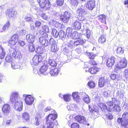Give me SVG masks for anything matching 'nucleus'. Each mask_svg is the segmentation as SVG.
Segmentation results:
<instances>
[{
  "label": "nucleus",
  "instance_id": "f257e3e1",
  "mask_svg": "<svg viewBox=\"0 0 128 128\" xmlns=\"http://www.w3.org/2000/svg\"><path fill=\"white\" fill-rule=\"evenodd\" d=\"M22 100L18 92H12L10 96V100L14 104V109L20 112L22 110Z\"/></svg>",
  "mask_w": 128,
  "mask_h": 128
},
{
  "label": "nucleus",
  "instance_id": "f03ea898",
  "mask_svg": "<svg viewBox=\"0 0 128 128\" xmlns=\"http://www.w3.org/2000/svg\"><path fill=\"white\" fill-rule=\"evenodd\" d=\"M52 112V113L50 114L46 118V123L47 124L46 128H53L54 125H56V127L58 125L56 121L55 122V124H54V122L57 118L58 115L56 114H55L56 112L55 111L53 110Z\"/></svg>",
  "mask_w": 128,
  "mask_h": 128
},
{
  "label": "nucleus",
  "instance_id": "7ed1b4c3",
  "mask_svg": "<svg viewBox=\"0 0 128 128\" xmlns=\"http://www.w3.org/2000/svg\"><path fill=\"white\" fill-rule=\"evenodd\" d=\"M127 63L126 60L125 59L122 58L120 59L119 62L115 66L114 72H117L118 69L126 68L127 66Z\"/></svg>",
  "mask_w": 128,
  "mask_h": 128
},
{
  "label": "nucleus",
  "instance_id": "20e7f679",
  "mask_svg": "<svg viewBox=\"0 0 128 128\" xmlns=\"http://www.w3.org/2000/svg\"><path fill=\"white\" fill-rule=\"evenodd\" d=\"M38 2L39 3L40 7L42 8H45L49 9L51 4L49 0H38Z\"/></svg>",
  "mask_w": 128,
  "mask_h": 128
},
{
  "label": "nucleus",
  "instance_id": "39448f33",
  "mask_svg": "<svg viewBox=\"0 0 128 128\" xmlns=\"http://www.w3.org/2000/svg\"><path fill=\"white\" fill-rule=\"evenodd\" d=\"M86 13L85 10L81 7L78 8L76 12V14L79 16V19L82 21L84 20V16L86 14Z\"/></svg>",
  "mask_w": 128,
  "mask_h": 128
},
{
  "label": "nucleus",
  "instance_id": "423d86ee",
  "mask_svg": "<svg viewBox=\"0 0 128 128\" xmlns=\"http://www.w3.org/2000/svg\"><path fill=\"white\" fill-rule=\"evenodd\" d=\"M23 98H25V102L27 105H31L34 101V98L31 95L24 94L23 96Z\"/></svg>",
  "mask_w": 128,
  "mask_h": 128
},
{
  "label": "nucleus",
  "instance_id": "0eeeda50",
  "mask_svg": "<svg viewBox=\"0 0 128 128\" xmlns=\"http://www.w3.org/2000/svg\"><path fill=\"white\" fill-rule=\"evenodd\" d=\"M74 118L80 123L84 124L88 126L90 125L87 122L86 118L83 116L77 115L75 116Z\"/></svg>",
  "mask_w": 128,
  "mask_h": 128
},
{
  "label": "nucleus",
  "instance_id": "6e6552de",
  "mask_svg": "<svg viewBox=\"0 0 128 128\" xmlns=\"http://www.w3.org/2000/svg\"><path fill=\"white\" fill-rule=\"evenodd\" d=\"M48 36H42L40 37L39 38V42L41 45L43 47H46L50 44L47 39Z\"/></svg>",
  "mask_w": 128,
  "mask_h": 128
},
{
  "label": "nucleus",
  "instance_id": "1a4fd4ad",
  "mask_svg": "<svg viewBox=\"0 0 128 128\" xmlns=\"http://www.w3.org/2000/svg\"><path fill=\"white\" fill-rule=\"evenodd\" d=\"M71 14L70 12H65L64 14L60 16V20L64 23H66L68 21L69 19L70 18Z\"/></svg>",
  "mask_w": 128,
  "mask_h": 128
},
{
  "label": "nucleus",
  "instance_id": "9d476101",
  "mask_svg": "<svg viewBox=\"0 0 128 128\" xmlns=\"http://www.w3.org/2000/svg\"><path fill=\"white\" fill-rule=\"evenodd\" d=\"M116 58L113 56L109 57L106 61V66L109 67H111L114 65L115 62Z\"/></svg>",
  "mask_w": 128,
  "mask_h": 128
},
{
  "label": "nucleus",
  "instance_id": "9b49d317",
  "mask_svg": "<svg viewBox=\"0 0 128 128\" xmlns=\"http://www.w3.org/2000/svg\"><path fill=\"white\" fill-rule=\"evenodd\" d=\"M95 1L94 0H89L86 4V7L88 9L92 10L95 7Z\"/></svg>",
  "mask_w": 128,
  "mask_h": 128
},
{
  "label": "nucleus",
  "instance_id": "f8f14e48",
  "mask_svg": "<svg viewBox=\"0 0 128 128\" xmlns=\"http://www.w3.org/2000/svg\"><path fill=\"white\" fill-rule=\"evenodd\" d=\"M42 59V55L35 56L32 58L33 63L35 66H36Z\"/></svg>",
  "mask_w": 128,
  "mask_h": 128
},
{
  "label": "nucleus",
  "instance_id": "ddd939ff",
  "mask_svg": "<svg viewBox=\"0 0 128 128\" xmlns=\"http://www.w3.org/2000/svg\"><path fill=\"white\" fill-rule=\"evenodd\" d=\"M10 107L8 104H5L2 108V110L4 115H7L10 112Z\"/></svg>",
  "mask_w": 128,
  "mask_h": 128
},
{
  "label": "nucleus",
  "instance_id": "4468645a",
  "mask_svg": "<svg viewBox=\"0 0 128 128\" xmlns=\"http://www.w3.org/2000/svg\"><path fill=\"white\" fill-rule=\"evenodd\" d=\"M6 13V15L10 18H14L16 16L17 12L16 11L7 10Z\"/></svg>",
  "mask_w": 128,
  "mask_h": 128
},
{
  "label": "nucleus",
  "instance_id": "2eb2a0df",
  "mask_svg": "<svg viewBox=\"0 0 128 128\" xmlns=\"http://www.w3.org/2000/svg\"><path fill=\"white\" fill-rule=\"evenodd\" d=\"M35 35L34 34H28L26 36V40L28 42L32 44L35 40Z\"/></svg>",
  "mask_w": 128,
  "mask_h": 128
},
{
  "label": "nucleus",
  "instance_id": "dca6fc26",
  "mask_svg": "<svg viewBox=\"0 0 128 128\" xmlns=\"http://www.w3.org/2000/svg\"><path fill=\"white\" fill-rule=\"evenodd\" d=\"M73 26L76 30H79L80 29L83 30L84 28V25L82 26L81 23L78 21H76L73 24Z\"/></svg>",
  "mask_w": 128,
  "mask_h": 128
},
{
  "label": "nucleus",
  "instance_id": "f3484780",
  "mask_svg": "<svg viewBox=\"0 0 128 128\" xmlns=\"http://www.w3.org/2000/svg\"><path fill=\"white\" fill-rule=\"evenodd\" d=\"M12 54V56L15 58L20 59L22 57V55L21 52L19 51H16L14 50L11 53V54Z\"/></svg>",
  "mask_w": 128,
  "mask_h": 128
},
{
  "label": "nucleus",
  "instance_id": "a211bd4d",
  "mask_svg": "<svg viewBox=\"0 0 128 128\" xmlns=\"http://www.w3.org/2000/svg\"><path fill=\"white\" fill-rule=\"evenodd\" d=\"M117 122L120 123L121 126H126L128 125V120L123 119L121 118H118L117 120Z\"/></svg>",
  "mask_w": 128,
  "mask_h": 128
},
{
  "label": "nucleus",
  "instance_id": "6ab92c4d",
  "mask_svg": "<svg viewBox=\"0 0 128 128\" xmlns=\"http://www.w3.org/2000/svg\"><path fill=\"white\" fill-rule=\"evenodd\" d=\"M50 50L54 52H56L58 50L57 47V44L55 41H53L50 46Z\"/></svg>",
  "mask_w": 128,
  "mask_h": 128
},
{
  "label": "nucleus",
  "instance_id": "aec40b11",
  "mask_svg": "<svg viewBox=\"0 0 128 128\" xmlns=\"http://www.w3.org/2000/svg\"><path fill=\"white\" fill-rule=\"evenodd\" d=\"M48 68V66L46 65H44L41 66L39 70L41 73L42 74L46 75L48 74L47 70Z\"/></svg>",
  "mask_w": 128,
  "mask_h": 128
},
{
  "label": "nucleus",
  "instance_id": "412c9836",
  "mask_svg": "<svg viewBox=\"0 0 128 128\" xmlns=\"http://www.w3.org/2000/svg\"><path fill=\"white\" fill-rule=\"evenodd\" d=\"M100 68L97 67H92L88 70V72L92 74H96L100 70Z\"/></svg>",
  "mask_w": 128,
  "mask_h": 128
},
{
  "label": "nucleus",
  "instance_id": "4be33fe9",
  "mask_svg": "<svg viewBox=\"0 0 128 128\" xmlns=\"http://www.w3.org/2000/svg\"><path fill=\"white\" fill-rule=\"evenodd\" d=\"M60 70V68H56L51 70L50 72V74L51 76H56L58 74Z\"/></svg>",
  "mask_w": 128,
  "mask_h": 128
},
{
  "label": "nucleus",
  "instance_id": "5701e85b",
  "mask_svg": "<svg viewBox=\"0 0 128 128\" xmlns=\"http://www.w3.org/2000/svg\"><path fill=\"white\" fill-rule=\"evenodd\" d=\"M68 2L72 5L73 9H75L77 7L78 2L77 0H68Z\"/></svg>",
  "mask_w": 128,
  "mask_h": 128
},
{
  "label": "nucleus",
  "instance_id": "b1692460",
  "mask_svg": "<svg viewBox=\"0 0 128 128\" xmlns=\"http://www.w3.org/2000/svg\"><path fill=\"white\" fill-rule=\"evenodd\" d=\"M114 105V106L113 107V109L109 108L108 110V111L110 112H111L112 110L115 112H120V110L119 105L116 103Z\"/></svg>",
  "mask_w": 128,
  "mask_h": 128
},
{
  "label": "nucleus",
  "instance_id": "393cba45",
  "mask_svg": "<svg viewBox=\"0 0 128 128\" xmlns=\"http://www.w3.org/2000/svg\"><path fill=\"white\" fill-rule=\"evenodd\" d=\"M106 82V79L104 77L100 78L99 80L98 85L100 87H102L104 85Z\"/></svg>",
  "mask_w": 128,
  "mask_h": 128
},
{
  "label": "nucleus",
  "instance_id": "a878e982",
  "mask_svg": "<svg viewBox=\"0 0 128 128\" xmlns=\"http://www.w3.org/2000/svg\"><path fill=\"white\" fill-rule=\"evenodd\" d=\"M80 36V33L77 32H74L70 37L72 38L76 39L79 38Z\"/></svg>",
  "mask_w": 128,
  "mask_h": 128
},
{
  "label": "nucleus",
  "instance_id": "bb28decb",
  "mask_svg": "<svg viewBox=\"0 0 128 128\" xmlns=\"http://www.w3.org/2000/svg\"><path fill=\"white\" fill-rule=\"evenodd\" d=\"M72 96L74 100L78 102L80 99L79 94L78 92H73Z\"/></svg>",
  "mask_w": 128,
  "mask_h": 128
},
{
  "label": "nucleus",
  "instance_id": "cd10ccee",
  "mask_svg": "<svg viewBox=\"0 0 128 128\" xmlns=\"http://www.w3.org/2000/svg\"><path fill=\"white\" fill-rule=\"evenodd\" d=\"M22 117L23 119L26 121L29 120L30 117L29 114L26 112H24L22 113Z\"/></svg>",
  "mask_w": 128,
  "mask_h": 128
},
{
  "label": "nucleus",
  "instance_id": "c85d7f7f",
  "mask_svg": "<svg viewBox=\"0 0 128 128\" xmlns=\"http://www.w3.org/2000/svg\"><path fill=\"white\" fill-rule=\"evenodd\" d=\"M98 106L100 108L102 111H105L107 109V106L104 103H99L98 104Z\"/></svg>",
  "mask_w": 128,
  "mask_h": 128
},
{
  "label": "nucleus",
  "instance_id": "c756f323",
  "mask_svg": "<svg viewBox=\"0 0 128 128\" xmlns=\"http://www.w3.org/2000/svg\"><path fill=\"white\" fill-rule=\"evenodd\" d=\"M106 36L104 35H101L98 39V42L100 44H103L106 42Z\"/></svg>",
  "mask_w": 128,
  "mask_h": 128
},
{
  "label": "nucleus",
  "instance_id": "7c9ffc66",
  "mask_svg": "<svg viewBox=\"0 0 128 128\" xmlns=\"http://www.w3.org/2000/svg\"><path fill=\"white\" fill-rule=\"evenodd\" d=\"M86 42V40H76L75 41H74V46H76L80 44L82 45L85 42Z\"/></svg>",
  "mask_w": 128,
  "mask_h": 128
},
{
  "label": "nucleus",
  "instance_id": "2f4dec72",
  "mask_svg": "<svg viewBox=\"0 0 128 128\" xmlns=\"http://www.w3.org/2000/svg\"><path fill=\"white\" fill-rule=\"evenodd\" d=\"M112 101H108L107 102V105L110 106H112L116 102H117V101L116 99L114 98H112Z\"/></svg>",
  "mask_w": 128,
  "mask_h": 128
},
{
  "label": "nucleus",
  "instance_id": "473e14b6",
  "mask_svg": "<svg viewBox=\"0 0 128 128\" xmlns=\"http://www.w3.org/2000/svg\"><path fill=\"white\" fill-rule=\"evenodd\" d=\"M11 66L12 68L13 69L20 68V67L19 63L16 62H12Z\"/></svg>",
  "mask_w": 128,
  "mask_h": 128
},
{
  "label": "nucleus",
  "instance_id": "72a5a7b5",
  "mask_svg": "<svg viewBox=\"0 0 128 128\" xmlns=\"http://www.w3.org/2000/svg\"><path fill=\"white\" fill-rule=\"evenodd\" d=\"M48 64L51 66L53 67H55L57 65V63L54 59H49L48 60Z\"/></svg>",
  "mask_w": 128,
  "mask_h": 128
},
{
  "label": "nucleus",
  "instance_id": "f704fd0d",
  "mask_svg": "<svg viewBox=\"0 0 128 128\" xmlns=\"http://www.w3.org/2000/svg\"><path fill=\"white\" fill-rule=\"evenodd\" d=\"M36 52L38 54H42L44 52L43 49L40 46H38L35 50Z\"/></svg>",
  "mask_w": 128,
  "mask_h": 128
},
{
  "label": "nucleus",
  "instance_id": "c9c22d12",
  "mask_svg": "<svg viewBox=\"0 0 128 128\" xmlns=\"http://www.w3.org/2000/svg\"><path fill=\"white\" fill-rule=\"evenodd\" d=\"M58 36L60 38H62L65 37L66 33L63 30H61L58 32Z\"/></svg>",
  "mask_w": 128,
  "mask_h": 128
},
{
  "label": "nucleus",
  "instance_id": "e433bc0d",
  "mask_svg": "<svg viewBox=\"0 0 128 128\" xmlns=\"http://www.w3.org/2000/svg\"><path fill=\"white\" fill-rule=\"evenodd\" d=\"M76 105L75 104H71L68 105L67 106V108L69 111L74 110L75 109Z\"/></svg>",
  "mask_w": 128,
  "mask_h": 128
},
{
  "label": "nucleus",
  "instance_id": "4c0bfd02",
  "mask_svg": "<svg viewBox=\"0 0 128 128\" xmlns=\"http://www.w3.org/2000/svg\"><path fill=\"white\" fill-rule=\"evenodd\" d=\"M117 96L120 98H122L124 96V91L122 90H118L116 92Z\"/></svg>",
  "mask_w": 128,
  "mask_h": 128
},
{
  "label": "nucleus",
  "instance_id": "58836bf2",
  "mask_svg": "<svg viewBox=\"0 0 128 128\" xmlns=\"http://www.w3.org/2000/svg\"><path fill=\"white\" fill-rule=\"evenodd\" d=\"M110 78L113 80H119V75L114 74H112L110 76Z\"/></svg>",
  "mask_w": 128,
  "mask_h": 128
},
{
  "label": "nucleus",
  "instance_id": "ea45409f",
  "mask_svg": "<svg viewBox=\"0 0 128 128\" xmlns=\"http://www.w3.org/2000/svg\"><path fill=\"white\" fill-rule=\"evenodd\" d=\"M58 32H57V30L55 28L52 29V33L54 37L56 38L58 36Z\"/></svg>",
  "mask_w": 128,
  "mask_h": 128
},
{
  "label": "nucleus",
  "instance_id": "a19ab883",
  "mask_svg": "<svg viewBox=\"0 0 128 128\" xmlns=\"http://www.w3.org/2000/svg\"><path fill=\"white\" fill-rule=\"evenodd\" d=\"M71 95L69 94H66L63 96V98L64 100L66 102H69L70 100Z\"/></svg>",
  "mask_w": 128,
  "mask_h": 128
},
{
  "label": "nucleus",
  "instance_id": "79ce46f5",
  "mask_svg": "<svg viewBox=\"0 0 128 128\" xmlns=\"http://www.w3.org/2000/svg\"><path fill=\"white\" fill-rule=\"evenodd\" d=\"M66 32L68 35L70 37L74 32L73 31V30L72 28H67Z\"/></svg>",
  "mask_w": 128,
  "mask_h": 128
},
{
  "label": "nucleus",
  "instance_id": "37998d69",
  "mask_svg": "<svg viewBox=\"0 0 128 128\" xmlns=\"http://www.w3.org/2000/svg\"><path fill=\"white\" fill-rule=\"evenodd\" d=\"M99 20H101L102 22H105V24L106 23V16L104 15H100L99 16Z\"/></svg>",
  "mask_w": 128,
  "mask_h": 128
},
{
  "label": "nucleus",
  "instance_id": "c03bdc74",
  "mask_svg": "<svg viewBox=\"0 0 128 128\" xmlns=\"http://www.w3.org/2000/svg\"><path fill=\"white\" fill-rule=\"evenodd\" d=\"M42 28V30L44 32L47 33L49 32V28L46 25L43 26Z\"/></svg>",
  "mask_w": 128,
  "mask_h": 128
},
{
  "label": "nucleus",
  "instance_id": "a18cd8bd",
  "mask_svg": "<svg viewBox=\"0 0 128 128\" xmlns=\"http://www.w3.org/2000/svg\"><path fill=\"white\" fill-rule=\"evenodd\" d=\"M86 54L90 59H94L95 56V54L92 52H86Z\"/></svg>",
  "mask_w": 128,
  "mask_h": 128
},
{
  "label": "nucleus",
  "instance_id": "49530a36",
  "mask_svg": "<svg viewBox=\"0 0 128 128\" xmlns=\"http://www.w3.org/2000/svg\"><path fill=\"white\" fill-rule=\"evenodd\" d=\"M41 117V116L39 114H37L36 116L35 120L36 121L35 124L38 126L39 125V123L38 122V119L39 118H40Z\"/></svg>",
  "mask_w": 128,
  "mask_h": 128
},
{
  "label": "nucleus",
  "instance_id": "de8ad7c7",
  "mask_svg": "<svg viewBox=\"0 0 128 128\" xmlns=\"http://www.w3.org/2000/svg\"><path fill=\"white\" fill-rule=\"evenodd\" d=\"M19 37L18 34H14L12 36L11 38L12 39L14 40L16 42L18 41Z\"/></svg>",
  "mask_w": 128,
  "mask_h": 128
},
{
  "label": "nucleus",
  "instance_id": "09e8293b",
  "mask_svg": "<svg viewBox=\"0 0 128 128\" xmlns=\"http://www.w3.org/2000/svg\"><path fill=\"white\" fill-rule=\"evenodd\" d=\"M75 50L78 54H79L82 53L83 51V48L80 47L76 48Z\"/></svg>",
  "mask_w": 128,
  "mask_h": 128
},
{
  "label": "nucleus",
  "instance_id": "8fccbe9b",
  "mask_svg": "<svg viewBox=\"0 0 128 128\" xmlns=\"http://www.w3.org/2000/svg\"><path fill=\"white\" fill-rule=\"evenodd\" d=\"M24 18L23 20L24 21L32 22L33 21L31 17H28L26 16H24Z\"/></svg>",
  "mask_w": 128,
  "mask_h": 128
},
{
  "label": "nucleus",
  "instance_id": "3c124183",
  "mask_svg": "<svg viewBox=\"0 0 128 128\" xmlns=\"http://www.w3.org/2000/svg\"><path fill=\"white\" fill-rule=\"evenodd\" d=\"M16 42L11 38V40L8 42V45L10 46L15 45Z\"/></svg>",
  "mask_w": 128,
  "mask_h": 128
},
{
  "label": "nucleus",
  "instance_id": "603ef678",
  "mask_svg": "<svg viewBox=\"0 0 128 128\" xmlns=\"http://www.w3.org/2000/svg\"><path fill=\"white\" fill-rule=\"evenodd\" d=\"M116 51L117 54H122L124 52L123 50L121 47H118Z\"/></svg>",
  "mask_w": 128,
  "mask_h": 128
},
{
  "label": "nucleus",
  "instance_id": "864d4df0",
  "mask_svg": "<svg viewBox=\"0 0 128 128\" xmlns=\"http://www.w3.org/2000/svg\"><path fill=\"white\" fill-rule=\"evenodd\" d=\"M1 48V50H2V52L0 54V59H2L4 58L6 54V53L5 52V50L2 47L0 46Z\"/></svg>",
  "mask_w": 128,
  "mask_h": 128
},
{
  "label": "nucleus",
  "instance_id": "5fc2aeb1",
  "mask_svg": "<svg viewBox=\"0 0 128 128\" xmlns=\"http://www.w3.org/2000/svg\"><path fill=\"white\" fill-rule=\"evenodd\" d=\"M122 118L128 120V112H125L122 115Z\"/></svg>",
  "mask_w": 128,
  "mask_h": 128
},
{
  "label": "nucleus",
  "instance_id": "6e6d98bb",
  "mask_svg": "<svg viewBox=\"0 0 128 128\" xmlns=\"http://www.w3.org/2000/svg\"><path fill=\"white\" fill-rule=\"evenodd\" d=\"M64 0H56V3L58 6H62L64 3Z\"/></svg>",
  "mask_w": 128,
  "mask_h": 128
},
{
  "label": "nucleus",
  "instance_id": "4d7b16f0",
  "mask_svg": "<svg viewBox=\"0 0 128 128\" xmlns=\"http://www.w3.org/2000/svg\"><path fill=\"white\" fill-rule=\"evenodd\" d=\"M12 58L9 55H7L5 58L6 61L8 62H12Z\"/></svg>",
  "mask_w": 128,
  "mask_h": 128
},
{
  "label": "nucleus",
  "instance_id": "13d9d810",
  "mask_svg": "<svg viewBox=\"0 0 128 128\" xmlns=\"http://www.w3.org/2000/svg\"><path fill=\"white\" fill-rule=\"evenodd\" d=\"M89 86L91 88H93L95 86V82L93 81H90L88 82Z\"/></svg>",
  "mask_w": 128,
  "mask_h": 128
},
{
  "label": "nucleus",
  "instance_id": "bf43d9fd",
  "mask_svg": "<svg viewBox=\"0 0 128 128\" xmlns=\"http://www.w3.org/2000/svg\"><path fill=\"white\" fill-rule=\"evenodd\" d=\"M84 100V102L87 104L89 103L90 102V100L89 96L87 95H86L85 96Z\"/></svg>",
  "mask_w": 128,
  "mask_h": 128
},
{
  "label": "nucleus",
  "instance_id": "052dcab7",
  "mask_svg": "<svg viewBox=\"0 0 128 128\" xmlns=\"http://www.w3.org/2000/svg\"><path fill=\"white\" fill-rule=\"evenodd\" d=\"M10 24L9 22V21L7 22L3 27L2 30L4 31L6 30Z\"/></svg>",
  "mask_w": 128,
  "mask_h": 128
},
{
  "label": "nucleus",
  "instance_id": "680f3d73",
  "mask_svg": "<svg viewBox=\"0 0 128 128\" xmlns=\"http://www.w3.org/2000/svg\"><path fill=\"white\" fill-rule=\"evenodd\" d=\"M79 125L76 123H74L71 124V128H79Z\"/></svg>",
  "mask_w": 128,
  "mask_h": 128
},
{
  "label": "nucleus",
  "instance_id": "e2e57ef3",
  "mask_svg": "<svg viewBox=\"0 0 128 128\" xmlns=\"http://www.w3.org/2000/svg\"><path fill=\"white\" fill-rule=\"evenodd\" d=\"M28 49L29 51L31 52H33L35 50L34 47L33 45L29 46Z\"/></svg>",
  "mask_w": 128,
  "mask_h": 128
},
{
  "label": "nucleus",
  "instance_id": "0e129e2a",
  "mask_svg": "<svg viewBox=\"0 0 128 128\" xmlns=\"http://www.w3.org/2000/svg\"><path fill=\"white\" fill-rule=\"evenodd\" d=\"M104 96L105 97H108L110 95L108 91H105L103 93Z\"/></svg>",
  "mask_w": 128,
  "mask_h": 128
},
{
  "label": "nucleus",
  "instance_id": "69168bd1",
  "mask_svg": "<svg viewBox=\"0 0 128 128\" xmlns=\"http://www.w3.org/2000/svg\"><path fill=\"white\" fill-rule=\"evenodd\" d=\"M44 32L43 30H40L39 31V32L40 34L41 35H43L42 36H45L46 37H47L48 36V34H47L45 33H44Z\"/></svg>",
  "mask_w": 128,
  "mask_h": 128
},
{
  "label": "nucleus",
  "instance_id": "338daca9",
  "mask_svg": "<svg viewBox=\"0 0 128 128\" xmlns=\"http://www.w3.org/2000/svg\"><path fill=\"white\" fill-rule=\"evenodd\" d=\"M56 21L54 20H51L50 21V25L52 26H54L56 24Z\"/></svg>",
  "mask_w": 128,
  "mask_h": 128
},
{
  "label": "nucleus",
  "instance_id": "774afa93",
  "mask_svg": "<svg viewBox=\"0 0 128 128\" xmlns=\"http://www.w3.org/2000/svg\"><path fill=\"white\" fill-rule=\"evenodd\" d=\"M125 76L127 78H128V69H126L124 72Z\"/></svg>",
  "mask_w": 128,
  "mask_h": 128
}]
</instances>
